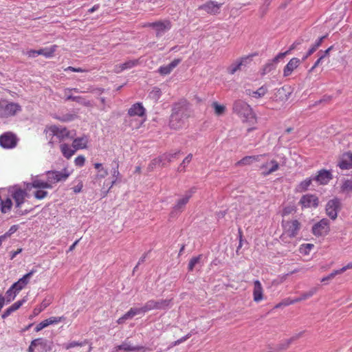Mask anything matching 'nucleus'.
Listing matches in <instances>:
<instances>
[{
    "mask_svg": "<svg viewBox=\"0 0 352 352\" xmlns=\"http://www.w3.org/2000/svg\"><path fill=\"white\" fill-rule=\"evenodd\" d=\"M191 105L184 99L173 104L172 113L170 116L169 126L171 129L182 128L186 120L192 116Z\"/></svg>",
    "mask_w": 352,
    "mask_h": 352,
    "instance_id": "f257e3e1",
    "label": "nucleus"
},
{
    "mask_svg": "<svg viewBox=\"0 0 352 352\" xmlns=\"http://www.w3.org/2000/svg\"><path fill=\"white\" fill-rule=\"evenodd\" d=\"M233 112L240 116L243 122L254 124L256 118L251 107L245 102L239 100L234 102L232 107Z\"/></svg>",
    "mask_w": 352,
    "mask_h": 352,
    "instance_id": "f03ea898",
    "label": "nucleus"
},
{
    "mask_svg": "<svg viewBox=\"0 0 352 352\" xmlns=\"http://www.w3.org/2000/svg\"><path fill=\"white\" fill-rule=\"evenodd\" d=\"M282 226L283 228V233L281 235L280 239L283 240L285 235H287L290 238L296 237L301 228L300 223L296 219L292 221L283 220Z\"/></svg>",
    "mask_w": 352,
    "mask_h": 352,
    "instance_id": "7ed1b4c3",
    "label": "nucleus"
},
{
    "mask_svg": "<svg viewBox=\"0 0 352 352\" xmlns=\"http://www.w3.org/2000/svg\"><path fill=\"white\" fill-rule=\"evenodd\" d=\"M195 188H190L189 190L186 192L182 198L177 200L170 213V217H175L184 211L186 205L189 201V199L195 192Z\"/></svg>",
    "mask_w": 352,
    "mask_h": 352,
    "instance_id": "20e7f679",
    "label": "nucleus"
},
{
    "mask_svg": "<svg viewBox=\"0 0 352 352\" xmlns=\"http://www.w3.org/2000/svg\"><path fill=\"white\" fill-rule=\"evenodd\" d=\"M45 131L49 132L50 135L56 137L59 140V142H62L66 138L72 139L74 138V135H71V132L64 126L52 125L47 127Z\"/></svg>",
    "mask_w": 352,
    "mask_h": 352,
    "instance_id": "39448f33",
    "label": "nucleus"
},
{
    "mask_svg": "<svg viewBox=\"0 0 352 352\" xmlns=\"http://www.w3.org/2000/svg\"><path fill=\"white\" fill-rule=\"evenodd\" d=\"M21 111L19 104L14 102H8L0 100V118H8L14 116L17 112Z\"/></svg>",
    "mask_w": 352,
    "mask_h": 352,
    "instance_id": "423d86ee",
    "label": "nucleus"
},
{
    "mask_svg": "<svg viewBox=\"0 0 352 352\" xmlns=\"http://www.w3.org/2000/svg\"><path fill=\"white\" fill-rule=\"evenodd\" d=\"M145 26L154 30L156 37L160 38L170 30L172 24L169 20H164L157 21L153 23H148Z\"/></svg>",
    "mask_w": 352,
    "mask_h": 352,
    "instance_id": "0eeeda50",
    "label": "nucleus"
},
{
    "mask_svg": "<svg viewBox=\"0 0 352 352\" xmlns=\"http://www.w3.org/2000/svg\"><path fill=\"white\" fill-rule=\"evenodd\" d=\"M342 208V204L340 199L335 197L330 199L326 205L325 210L327 215L331 219L335 220L338 217V212Z\"/></svg>",
    "mask_w": 352,
    "mask_h": 352,
    "instance_id": "6e6552de",
    "label": "nucleus"
},
{
    "mask_svg": "<svg viewBox=\"0 0 352 352\" xmlns=\"http://www.w3.org/2000/svg\"><path fill=\"white\" fill-rule=\"evenodd\" d=\"M170 302V299L150 300L144 304L145 309L146 312L153 309L164 310L169 307Z\"/></svg>",
    "mask_w": 352,
    "mask_h": 352,
    "instance_id": "1a4fd4ad",
    "label": "nucleus"
},
{
    "mask_svg": "<svg viewBox=\"0 0 352 352\" xmlns=\"http://www.w3.org/2000/svg\"><path fill=\"white\" fill-rule=\"evenodd\" d=\"M330 230L329 221L327 219H322L315 223L312 227V232L315 236H325Z\"/></svg>",
    "mask_w": 352,
    "mask_h": 352,
    "instance_id": "9d476101",
    "label": "nucleus"
},
{
    "mask_svg": "<svg viewBox=\"0 0 352 352\" xmlns=\"http://www.w3.org/2000/svg\"><path fill=\"white\" fill-rule=\"evenodd\" d=\"M47 179L51 183H57L65 181L69 176V173L67 168L61 171L50 170L47 172Z\"/></svg>",
    "mask_w": 352,
    "mask_h": 352,
    "instance_id": "9b49d317",
    "label": "nucleus"
},
{
    "mask_svg": "<svg viewBox=\"0 0 352 352\" xmlns=\"http://www.w3.org/2000/svg\"><path fill=\"white\" fill-rule=\"evenodd\" d=\"M17 139L14 134L10 132L3 133L0 136V145L5 148H12L16 146Z\"/></svg>",
    "mask_w": 352,
    "mask_h": 352,
    "instance_id": "f8f14e48",
    "label": "nucleus"
},
{
    "mask_svg": "<svg viewBox=\"0 0 352 352\" xmlns=\"http://www.w3.org/2000/svg\"><path fill=\"white\" fill-rule=\"evenodd\" d=\"M299 204L301 205L302 208H316L319 204V199L318 197L312 194H307L300 199Z\"/></svg>",
    "mask_w": 352,
    "mask_h": 352,
    "instance_id": "ddd939ff",
    "label": "nucleus"
},
{
    "mask_svg": "<svg viewBox=\"0 0 352 352\" xmlns=\"http://www.w3.org/2000/svg\"><path fill=\"white\" fill-rule=\"evenodd\" d=\"M333 178L331 171L322 169L318 172V174L313 177V179L320 185H326Z\"/></svg>",
    "mask_w": 352,
    "mask_h": 352,
    "instance_id": "4468645a",
    "label": "nucleus"
},
{
    "mask_svg": "<svg viewBox=\"0 0 352 352\" xmlns=\"http://www.w3.org/2000/svg\"><path fill=\"white\" fill-rule=\"evenodd\" d=\"M221 4L217 3L215 1H209L206 3L199 6V10H204L208 14H216L219 12Z\"/></svg>",
    "mask_w": 352,
    "mask_h": 352,
    "instance_id": "2eb2a0df",
    "label": "nucleus"
},
{
    "mask_svg": "<svg viewBox=\"0 0 352 352\" xmlns=\"http://www.w3.org/2000/svg\"><path fill=\"white\" fill-rule=\"evenodd\" d=\"M338 166L342 170L352 168V153L350 152L343 153L338 162Z\"/></svg>",
    "mask_w": 352,
    "mask_h": 352,
    "instance_id": "dca6fc26",
    "label": "nucleus"
},
{
    "mask_svg": "<svg viewBox=\"0 0 352 352\" xmlns=\"http://www.w3.org/2000/svg\"><path fill=\"white\" fill-rule=\"evenodd\" d=\"M35 272L34 270H31L29 273L25 274L17 282L12 285V289H14L16 292L21 291L28 283L31 276Z\"/></svg>",
    "mask_w": 352,
    "mask_h": 352,
    "instance_id": "f3484780",
    "label": "nucleus"
},
{
    "mask_svg": "<svg viewBox=\"0 0 352 352\" xmlns=\"http://www.w3.org/2000/svg\"><path fill=\"white\" fill-rule=\"evenodd\" d=\"M300 63V60L298 58H292L284 67L283 76H289L292 73V72L298 67Z\"/></svg>",
    "mask_w": 352,
    "mask_h": 352,
    "instance_id": "a211bd4d",
    "label": "nucleus"
},
{
    "mask_svg": "<svg viewBox=\"0 0 352 352\" xmlns=\"http://www.w3.org/2000/svg\"><path fill=\"white\" fill-rule=\"evenodd\" d=\"M263 287L261 282L256 280L254 282L253 297L254 300L256 302L261 301L263 299Z\"/></svg>",
    "mask_w": 352,
    "mask_h": 352,
    "instance_id": "6ab92c4d",
    "label": "nucleus"
},
{
    "mask_svg": "<svg viewBox=\"0 0 352 352\" xmlns=\"http://www.w3.org/2000/svg\"><path fill=\"white\" fill-rule=\"evenodd\" d=\"M180 58L174 59L171 63L167 65L162 66L159 68L158 72L161 75L169 74L174 68H175L180 63Z\"/></svg>",
    "mask_w": 352,
    "mask_h": 352,
    "instance_id": "aec40b11",
    "label": "nucleus"
},
{
    "mask_svg": "<svg viewBox=\"0 0 352 352\" xmlns=\"http://www.w3.org/2000/svg\"><path fill=\"white\" fill-rule=\"evenodd\" d=\"M145 109L142 106V103L137 102L131 106V107L128 111V114L130 116H138L140 117H142L145 115Z\"/></svg>",
    "mask_w": 352,
    "mask_h": 352,
    "instance_id": "412c9836",
    "label": "nucleus"
},
{
    "mask_svg": "<svg viewBox=\"0 0 352 352\" xmlns=\"http://www.w3.org/2000/svg\"><path fill=\"white\" fill-rule=\"evenodd\" d=\"M26 196H27L26 191L24 190H22V189H20V188L16 190L13 192L12 197L15 201L16 208H20L21 206V205L25 201V198Z\"/></svg>",
    "mask_w": 352,
    "mask_h": 352,
    "instance_id": "4be33fe9",
    "label": "nucleus"
},
{
    "mask_svg": "<svg viewBox=\"0 0 352 352\" xmlns=\"http://www.w3.org/2000/svg\"><path fill=\"white\" fill-rule=\"evenodd\" d=\"M34 340L39 352H50L52 350L50 343L47 340L40 338L34 339Z\"/></svg>",
    "mask_w": 352,
    "mask_h": 352,
    "instance_id": "5701e85b",
    "label": "nucleus"
},
{
    "mask_svg": "<svg viewBox=\"0 0 352 352\" xmlns=\"http://www.w3.org/2000/svg\"><path fill=\"white\" fill-rule=\"evenodd\" d=\"M168 162H171V160L169 158V155H168L167 153H164L152 160L151 163L149 164V168L153 169L154 166L160 164H162V166H164Z\"/></svg>",
    "mask_w": 352,
    "mask_h": 352,
    "instance_id": "b1692460",
    "label": "nucleus"
},
{
    "mask_svg": "<svg viewBox=\"0 0 352 352\" xmlns=\"http://www.w3.org/2000/svg\"><path fill=\"white\" fill-rule=\"evenodd\" d=\"M265 155H263L264 156ZM263 157L262 155H252V156H245L243 158H242L241 160L238 161L236 163V166H245V165H250L254 162L259 161L260 158Z\"/></svg>",
    "mask_w": 352,
    "mask_h": 352,
    "instance_id": "393cba45",
    "label": "nucleus"
},
{
    "mask_svg": "<svg viewBox=\"0 0 352 352\" xmlns=\"http://www.w3.org/2000/svg\"><path fill=\"white\" fill-rule=\"evenodd\" d=\"M25 299L23 298L21 300H19L16 302H14L13 305H12L10 307H8L2 314L1 317L2 318L5 319L7 317H8L12 312L16 311L19 309L23 304L25 302Z\"/></svg>",
    "mask_w": 352,
    "mask_h": 352,
    "instance_id": "a878e982",
    "label": "nucleus"
},
{
    "mask_svg": "<svg viewBox=\"0 0 352 352\" xmlns=\"http://www.w3.org/2000/svg\"><path fill=\"white\" fill-rule=\"evenodd\" d=\"M118 348L122 349L125 352L139 351L145 349L142 346H132L130 342H128V339L125 340L121 344H120Z\"/></svg>",
    "mask_w": 352,
    "mask_h": 352,
    "instance_id": "bb28decb",
    "label": "nucleus"
},
{
    "mask_svg": "<svg viewBox=\"0 0 352 352\" xmlns=\"http://www.w3.org/2000/svg\"><path fill=\"white\" fill-rule=\"evenodd\" d=\"M87 142L88 139L87 136L77 138L74 140L72 142V147L75 148V150L85 148L87 147Z\"/></svg>",
    "mask_w": 352,
    "mask_h": 352,
    "instance_id": "cd10ccee",
    "label": "nucleus"
},
{
    "mask_svg": "<svg viewBox=\"0 0 352 352\" xmlns=\"http://www.w3.org/2000/svg\"><path fill=\"white\" fill-rule=\"evenodd\" d=\"M247 94L256 98H259L265 95L267 92V87L265 85L261 86L256 91L246 90Z\"/></svg>",
    "mask_w": 352,
    "mask_h": 352,
    "instance_id": "c85d7f7f",
    "label": "nucleus"
},
{
    "mask_svg": "<svg viewBox=\"0 0 352 352\" xmlns=\"http://www.w3.org/2000/svg\"><path fill=\"white\" fill-rule=\"evenodd\" d=\"M113 164H114L112 168V175L115 178L112 182L111 186L109 188L104 192V196H106L107 192L109 191L110 188L116 183L117 180L118 179V177L120 176V172L118 170L119 168V164L117 160H114L113 162Z\"/></svg>",
    "mask_w": 352,
    "mask_h": 352,
    "instance_id": "c756f323",
    "label": "nucleus"
},
{
    "mask_svg": "<svg viewBox=\"0 0 352 352\" xmlns=\"http://www.w3.org/2000/svg\"><path fill=\"white\" fill-rule=\"evenodd\" d=\"M60 148L63 155L67 159H69L75 153L76 151L75 150V148H71L67 144H60Z\"/></svg>",
    "mask_w": 352,
    "mask_h": 352,
    "instance_id": "7c9ffc66",
    "label": "nucleus"
},
{
    "mask_svg": "<svg viewBox=\"0 0 352 352\" xmlns=\"http://www.w3.org/2000/svg\"><path fill=\"white\" fill-rule=\"evenodd\" d=\"M302 332L299 333L298 334H297L296 336H294L291 338L287 339V340L283 341L282 343H280L278 345V349H279V350L286 349L293 341H294V340H297L298 338H299L302 336Z\"/></svg>",
    "mask_w": 352,
    "mask_h": 352,
    "instance_id": "2f4dec72",
    "label": "nucleus"
},
{
    "mask_svg": "<svg viewBox=\"0 0 352 352\" xmlns=\"http://www.w3.org/2000/svg\"><path fill=\"white\" fill-rule=\"evenodd\" d=\"M56 45L52 46L50 48H43L38 50V55H43L47 58L52 57L56 50Z\"/></svg>",
    "mask_w": 352,
    "mask_h": 352,
    "instance_id": "473e14b6",
    "label": "nucleus"
},
{
    "mask_svg": "<svg viewBox=\"0 0 352 352\" xmlns=\"http://www.w3.org/2000/svg\"><path fill=\"white\" fill-rule=\"evenodd\" d=\"M32 186L36 188H52L51 184L47 182L36 179L32 182Z\"/></svg>",
    "mask_w": 352,
    "mask_h": 352,
    "instance_id": "72a5a7b5",
    "label": "nucleus"
},
{
    "mask_svg": "<svg viewBox=\"0 0 352 352\" xmlns=\"http://www.w3.org/2000/svg\"><path fill=\"white\" fill-rule=\"evenodd\" d=\"M162 91L160 88L154 87L148 94V97L154 102H157L161 97Z\"/></svg>",
    "mask_w": 352,
    "mask_h": 352,
    "instance_id": "f704fd0d",
    "label": "nucleus"
},
{
    "mask_svg": "<svg viewBox=\"0 0 352 352\" xmlns=\"http://www.w3.org/2000/svg\"><path fill=\"white\" fill-rule=\"evenodd\" d=\"M0 201L1 203V212L3 213H6L9 210H10L12 206L11 199L7 198L5 201L1 200Z\"/></svg>",
    "mask_w": 352,
    "mask_h": 352,
    "instance_id": "c9c22d12",
    "label": "nucleus"
},
{
    "mask_svg": "<svg viewBox=\"0 0 352 352\" xmlns=\"http://www.w3.org/2000/svg\"><path fill=\"white\" fill-rule=\"evenodd\" d=\"M276 63L273 62V60L267 63L263 67L261 74L265 75L276 68Z\"/></svg>",
    "mask_w": 352,
    "mask_h": 352,
    "instance_id": "e433bc0d",
    "label": "nucleus"
},
{
    "mask_svg": "<svg viewBox=\"0 0 352 352\" xmlns=\"http://www.w3.org/2000/svg\"><path fill=\"white\" fill-rule=\"evenodd\" d=\"M138 63V60H129L126 61L125 63L121 64L120 65V71H123L124 69H131L134 66L137 65Z\"/></svg>",
    "mask_w": 352,
    "mask_h": 352,
    "instance_id": "4c0bfd02",
    "label": "nucleus"
},
{
    "mask_svg": "<svg viewBox=\"0 0 352 352\" xmlns=\"http://www.w3.org/2000/svg\"><path fill=\"white\" fill-rule=\"evenodd\" d=\"M318 289V288L317 287H315L311 288L308 292L302 293L301 294V296L299 297L300 300L302 301V300H305L307 298H311L312 296H314L317 292Z\"/></svg>",
    "mask_w": 352,
    "mask_h": 352,
    "instance_id": "58836bf2",
    "label": "nucleus"
},
{
    "mask_svg": "<svg viewBox=\"0 0 352 352\" xmlns=\"http://www.w3.org/2000/svg\"><path fill=\"white\" fill-rule=\"evenodd\" d=\"M129 315H131V318H133L137 314L146 313V311L145 309V305H144L141 307H132L129 309Z\"/></svg>",
    "mask_w": 352,
    "mask_h": 352,
    "instance_id": "ea45409f",
    "label": "nucleus"
},
{
    "mask_svg": "<svg viewBox=\"0 0 352 352\" xmlns=\"http://www.w3.org/2000/svg\"><path fill=\"white\" fill-rule=\"evenodd\" d=\"M314 181L313 179V177H311L309 179H306L305 180L300 182V184L298 185V188L300 191H305L308 189L309 186L311 184V182Z\"/></svg>",
    "mask_w": 352,
    "mask_h": 352,
    "instance_id": "a19ab883",
    "label": "nucleus"
},
{
    "mask_svg": "<svg viewBox=\"0 0 352 352\" xmlns=\"http://www.w3.org/2000/svg\"><path fill=\"white\" fill-rule=\"evenodd\" d=\"M228 72L230 74H234L238 70L242 69V63H239V60H237L235 63H233L229 67H228Z\"/></svg>",
    "mask_w": 352,
    "mask_h": 352,
    "instance_id": "79ce46f5",
    "label": "nucleus"
},
{
    "mask_svg": "<svg viewBox=\"0 0 352 352\" xmlns=\"http://www.w3.org/2000/svg\"><path fill=\"white\" fill-rule=\"evenodd\" d=\"M342 192H349L352 191V179L345 180L341 186Z\"/></svg>",
    "mask_w": 352,
    "mask_h": 352,
    "instance_id": "37998d69",
    "label": "nucleus"
},
{
    "mask_svg": "<svg viewBox=\"0 0 352 352\" xmlns=\"http://www.w3.org/2000/svg\"><path fill=\"white\" fill-rule=\"evenodd\" d=\"M214 109V113L217 116L223 114L226 110V107L223 105L219 104L217 102H214L212 104Z\"/></svg>",
    "mask_w": 352,
    "mask_h": 352,
    "instance_id": "c03bdc74",
    "label": "nucleus"
},
{
    "mask_svg": "<svg viewBox=\"0 0 352 352\" xmlns=\"http://www.w3.org/2000/svg\"><path fill=\"white\" fill-rule=\"evenodd\" d=\"M14 289H12V287L6 292V303L10 302L12 300H13L16 296V292L14 291Z\"/></svg>",
    "mask_w": 352,
    "mask_h": 352,
    "instance_id": "a18cd8bd",
    "label": "nucleus"
},
{
    "mask_svg": "<svg viewBox=\"0 0 352 352\" xmlns=\"http://www.w3.org/2000/svg\"><path fill=\"white\" fill-rule=\"evenodd\" d=\"M201 258V255H199L197 256L192 257L188 263V271L192 272L195 267V266L199 263Z\"/></svg>",
    "mask_w": 352,
    "mask_h": 352,
    "instance_id": "49530a36",
    "label": "nucleus"
},
{
    "mask_svg": "<svg viewBox=\"0 0 352 352\" xmlns=\"http://www.w3.org/2000/svg\"><path fill=\"white\" fill-rule=\"evenodd\" d=\"M192 155L188 154L184 160L182 161V162L180 164L179 166L178 167L177 170L179 172L184 171V168L186 164H188L192 160Z\"/></svg>",
    "mask_w": 352,
    "mask_h": 352,
    "instance_id": "de8ad7c7",
    "label": "nucleus"
},
{
    "mask_svg": "<svg viewBox=\"0 0 352 352\" xmlns=\"http://www.w3.org/2000/svg\"><path fill=\"white\" fill-rule=\"evenodd\" d=\"M314 247L313 244L311 243H305L301 245L300 246V251L301 252L304 253L305 254H308L310 252V250Z\"/></svg>",
    "mask_w": 352,
    "mask_h": 352,
    "instance_id": "09e8293b",
    "label": "nucleus"
},
{
    "mask_svg": "<svg viewBox=\"0 0 352 352\" xmlns=\"http://www.w3.org/2000/svg\"><path fill=\"white\" fill-rule=\"evenodd\" d=\"M255 54H250V55H248L247 56H244V57H242L241 58L239 61V63H242V67L244 66L245 67L246 65H248L249 63H250V62L252 61V57L254 56Z\"/></svg>",
    "mask_w": 352,
    "mask_h": 352,
    "instance_id": "8fccbe9b",
    "label": "nucleus"
},
{
    "mask_svg": "<svg viewBox=\"0 0 352 352\" xmlns=\"http://www.w3.org/2000/svg\"><path fill=\"white\" fill-rule=\"evenodd\" d=\"M270 163L272 164V166L265 173V175H270L279 168V164L276 160H273Z\"/></svg>",
    "mask_w": 352,
    "mask_h": 352,
    "instance_id": "3c124183",
    "label": "nucleus"
},
{
    "mask_svg": "<svg viewBox=\"0 0 352 352\" xmlns=\"http://www.w3.org/2000/svg\"><path fill=\"white\" fill-rule=\"evenodd\" d=\"M63 317H50L45 320L47 326L50 324H57L59 322L62 321Z\"/></svg>",
    "mask_w": 352,
    "mask_h": 352,
    "instance_id": "603ef678",
    "label": "nucleus"
},
{
    "mask_svg": "<svg viewBox=\"0 0 352 352\" xmlns=\"http://www.w3.org/2000/svg\"><path fill=\"white\" fill-rule=\"evenodd\" d=\"M327 35L322 36L318 38L315 43L311 46V47H314V50L316 51L317 49L322 45L324 39L327 38Z\"/></svg>",
    "mask_w": 352,
    "mask_h": 352,
    "instance_id": "864d4df0",
    "label": "nucleus"
},
{
    "mask_svg": "<svg viewBox=\"0 0 352 352\" xmlns=\"http://www.w3.org/2000/svg\"><path fill=\"white\" fill-rule=\"evenodd\" d=\"M48 192L43 190H38L34 192V197L38 199H42L47 197Z\"/></svg>",
    "mask_w": 352,
    "mask_h": 352,
    "instance_id": "5fc2aeb1",
    "label": "nucleus"
},
{
    "mask_svg": "<svg viewBox=\"0 0 352 352\" xmlns=\"http://www.w3.org/2000/svg\"><path fill=\"white\" fill-rule=\"evenodd\" d=\"M340 273L339 272L338 270H334L333 272H331L330 274H329L328 276H325V277H323L322 279H321V282L324 283L325 281H328V280H330L331 279H333L336 275L338 274H340Z\"/></svg>",
    "mask_w": 352,
    "mask_h": 352,
    "instance_id": "6e6d98bb",
    "label": "nucleus"
},
{
    "mask_svg": "<svg viewBox=\"0 0 352 352\" xmlns=\"http://www.w3.org/2000/svg\"><path fill=\"white\" fill-rule=\"evenodd\" d=\"M303 43V40L301 39L300 37L298 38L294 42V43L289 47V52H291V51L295 50V49H297L298 47L302 44Z\"/></svg>",
    "mask_w": 352,
    "mask_h": 352,
    "instance_id": "4d7b16f0",
    "label": "nucleus"
},
{
    "mask_svg": "<svg viewBox=\"0 0 352 352\" xmlns=\"http://www.w3.org/2000/svg\"><path fill=\"white\" fill-rule=\"evenodd\" d=\"M82 346V343L76 342V341H73L68 344H65L64 348L65 349H69L74 348L75 346Z\"/></svg>",
    "mask_w": 352,
    "mask_h": 352,
    "instance_id": "13d9d810",
    "label": "nucleus"
},
{
    "mask_svg": "<svg viewBox=\"0 0 352 352\" xmlns=\"http://www.w3.org/2000/svg\"><path fill=\"white\" fill-rule=\"evenodd\" d=\"M191 336V334L190 333H188L187 334L186 336L182 337V338L173 342L171 343V347L172 346H175L176 345H178L181 343H182L183 342L186 341L187 339H188Z\"/></svg>",
    "mask_w": 352,
    "mask_h": 352,
    "instance_id": "bf43d9fd",
    "label": "nucleus"
},
{
    "mask_svg": "<svg viewBox=\"0 0 352 352\" xmlns=\"http://www.w3.org/2000/svg\"><path fill=\"white\" fill-rule=\"evenodd\" d=\"M75 164L78 166H82L85 164V158L82 155H79L75 159Z\"/></svg>",
    "mask_w": 352,
    "mask_h": 352,
    "instance_id": "052dcab7",
    "label": "nucleus"
},
{
    "mask_svg": "<svg viewBox=\"0 0 352 352\" xmlns=\"http://www.w3.org/2000/svg\"><path fill=\"white\" fill-rule=\"evenodd\" d=\"M290 53L289 50H287L285 52L279 53L277 56H276L272 60L273 62H275L276 63L279 61L280 59L283 58L286 55L289 54Z\"/></svg>",
    "mask_w": 352,
    "mask_h": 352,
    "instance_id": "680f3d73",
    "label": "nucleus"
},
{
    "mask_svg": "<svg viewBox=\"0 0 352 352\" xmlns=\"http://www.w3.org/2000/svg\"><path fill=\"white\" fill-rule=\"evenodd\" d=\"M300 37L303 40V43H308L312 38V33L311 32H307Z\"/></svg>",
    "mask_w": 352,
    "mask_h": 352,
    "instance_id": "e2e57ef3",
    "label": "nucleus"
},
{
    "mask_svg": "<svg viewBox=\"0 0 352 352\" xmlns=\"http://www.w3.org/2000/svg\"><path fill=\"white\" fill-rule=\"evenodd\" d=\"M108 175V171L107 169L102 168L101 170H99L98 173L96 175V178H104Z\"/></svg>",
    "mask_w": 352,
    "mask_h": 352,
    "instance_id": "0e129e2a",
    "label": "nucleus"
},
{
    "mask_svg": "<svg viewBox=\"0 0 352 352\" xmlns=\"http://www.w3.org/2000/svg\"><path fill=\"white\" fill-rule=\"evenodd\" d=\"M129 313L127 311L125 314H124L122 317H120L118 320L117 322L118 324H122L124 323L126 320L129 318H132L131 315H129Z\"/></svg>",
    "mask_w": 352,
    "mask_h": 352,
    "instance_id": "69168bd1",
    "label": "nucleus"
},
{
    "mask_svg": "<svg viewBox=\"0 0 352 352\" xmlns=\"http://www.w3.org/2000/svg\"><path fill=\"white\" fill-rule=\"evenodd\" d=\"M48 327L47 324V322L45 320L41 322L40 323H38L36 327H35V331L36 332H38L40 331H41L43 329L45 328Z\"/></svg>",
    "mask_w": 352,
    "mask_h": 352,
    "instance_id": "338daca9",
    "label": "nucleus"
},
{
    "mask_svg": "<svg viewBox=\"0 0 352 352\" xmlns=\"http://www.w3.org/2000/svg\"><path fill=\"white\" fill-rule=\"evenodd\" d=\"M322 60H323V56H319V58H318V60L315 62V63L314 64V65L311 67V68L309 70V72H312L318 65H320V64H322Z\"/></svg>",
    "mask_w": 352,
    "mask_h": 352,
    "instance_id": "774afa93",
    "label": "nucleus"
}]
</instances>
